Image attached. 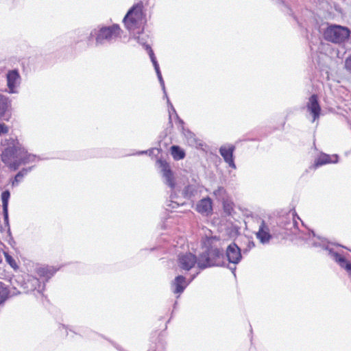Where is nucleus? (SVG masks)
Returning <instances> with one entry per match:
<instances>
[{
    "instance_id": "b1692460",
    "label": "nucleus",
    "mask_w": 351,
    "mask_h": 351,
    "mask_svg": "<svg viewBox=\"0 0 351 351\" xmlns=\"http://www.w3.org/2000/svg\"><path fill=\"white\" fill-rule=\"evenodd\" d=\"M166 97H167V103H168V104L169 106V108H170V109L169 110L170 122H171V112H173L175 114V115H176V118L178 119L179 122L180 123L183 124L184 123L183 121L179 118L178 114L176 113V111L174 107L173 106L172 104L170 102L168 97L167 96Z\"/></svg>"
},
{
    "instance_id": "39448f33",
    "label": "nucleus",
    "mask_w": 351,
    "mask_h": 351,
    "mask_svg": "<svg viewBox=\"0 0 351 351\" xmlns=\"http://www.w3.org/2000/svg\"><path fill=\"white\" fill-rule=\"evenodd\" d=\"M350 35V31L348 27L338 25H329L324 32L325 40L335 44L344 43Z\"/></svg>"
},
{
    "instance_id": "c85d7f7f",
    "label": "nucleus",
    "mask_w": 351,
    "mask_h": 351,
    "mask_svg": "<svg viewBox=\"0 0 351 351\" xmlns=\"http://www.w3.org/2000/svg\"><path fill=\"white\" fill-rule=\"evenodd\" d=\"M8 132V128L4 123H0V135Z\"/></svg>"
},
{
    "instance_id": "ddd939ff",
    "label": "nucleus",
    "mask_w": 351,
    "mask_h": 351,
    "mask_svg": "<svg viewBox=\"0 0 351 351\" xmlns=\"http://www.w3.org/2000/svg\"><path fill=\"white\" fill-rule=\"evenodd\" d=\"M196 210L198 213L206 215L211 213L213 208L210 198L206 197L201 199L196 206Z\"/></svg>"
},
{
    "instance_id": "393cba45",
    "label": "nucleus",
    "mask_w": 351,
    "mask_h": 351,
    "mask_svg": "<svg viewBox=\"0 0 351 351\" xmlns=\"http://www.w3.org/2000/svg\"><path fill=\"white\" fill-rule=\"evenodd\" d=\"M137 42L145 47L146 49V45H149L147 44V36L144 34L139 35L135 38Z\"/></svg>"
},
{
    "instance_id": "f3484780",
    "label": "nucleus",
    "mask_w": 351,
    "mask_h": 351,
    "mask_svg": "<svg viewBox=\"0 0 351 351\" xmlns=\"http://www.w3.org/2000/svg\"><path fill=\"white\" fill-rule=\"evenodd\" d=\"M10 291L8 287L0 282V305L3 304L9 298Z\"/></svg>"
},
{
    "instance_id": "4be33fe9",
    "label": "nucleus",
    "mask_w": 351,
    "mask_h": 351,
    "mask_svg": "<svg viewBox=\"0 0 351 351\" xmlns=\"http://www.w3.org/2000/svg\"><path fill=\"white\" fill-rule=\"evenodd\" d=\"M53 274V271L47 267H41L38 269V274L40 276L45 277L47 278H51Z\"/></svg>"
},
{
    "instance_id": "cd10ccee",
    "label": "nucleus",
    "mask_w": 351,
    "mask_h": 351,
    "mask_svg": "<svg viewBox=\"0 0 351 351\" xmlns=\"http://www.w3.org/2000/svg\"><path fill=\"white\" fill-rule=\"evenodd\" d=\"M3 217H4V222L8 226V208H3Z\"/></svg>"
},
{
    "instance_id": "9b49d317",
    "label": "nucleus",
    "mask_w": 351,
    "mask_h": 351,
    "mask_svg": "<svg viewBox=\"0 0 351 351\" xmlns=\"http://www.w3.org/2000/svg\"><path fill=\"white\" fill-rule=\"evenodd\" d=\"M329 251V254L333 258V259L340 265L341 267L345 269L347 272L351 275V263L348 261L343 256L340 254L334 252L332 249L326 248Z\"/></svg>"
},
{
    "instance_id": "6e6552de",
    "label": "nucleus",
    "mask_w": 351,
    "mask_h": 351,
    "mask_svg": "<svg viewBox=\"0 0 351 351\" xmlns=\"http://www.w3.org/2000/svg\"><path fill=\"white\" fill-rule=\"evenodd\" d=\"M21 76L17 70L10 71L7 74V84L10 93H16V87L20 84Z\"/></svg>"
},
{
    "instance_id": "bb28decb",
    "label": "nucleus",
    "mask_w": 351,
    "mask_h": 351,
    "mask_svg": "<svg viewBox=\"0 0 351 351\" xmlns=\"http://www.w3.org/2000/svg\"><path fill=\"white\" fill-rule=\"evenodd\" d=\"M146 50L147 51V52L149 53V56L150 57V59H151L152 63L154 62H156L157 60H156V58L154 53V51L149 45H146Z\"/></svg>"
},
{
    "instance_id": "4468645a",
    "label": "nucleus",
    "mask_w": 351,
    "mask_h": 351,
    "mask_svg": "<svg viewBox=\"0 0 351 351\" xmlns=\"http://www.w3.org/2000/svg\"><path fill=\"white\" fill-rule=\"evenodd\" d=\"M256 237L262 243H267L271 239V235L269 233V229L264 221L261 222L259 230L256 233Z\"/></svg>"
},
{
    "instance_id": "f03ea898",
    "label": "nucleus",
    "mask_w": 351,
    "mask_h": 351,
    "mask_svg": "<svg viewBox=\"0 0 351 351\" xmlns=\"http://www.w3.org/2000/svg\"><path fill=\"white\" fill-rule=\"evenodd\" d=\"M143 8V3L140 1L134 5L128 12L123 19V23L128 30L132 32L138 30V33L143 30V25L145 23Z\"/></svg>"
},
{
    "instance_id": "5701e85b",
    "label": "nucleus",
    "mask_w": 351,
    "mask_h": 351,
    "mask_svg": "<svg viewBox=\"0 0 351 351\" xmlns=\"http://www.w3.org/2000/svg\"><path fill=\"white\" fill-rule=\"evenodd\" d=\"M10 197V193L6 190L1 193V201L3 208H8V202Z\"/></svg>"
},
{
    "instance_id": "7ed1b4c3",
    "label": "nucleus",
    "mask_w": 351,
    "mask_h": 351,
    "mask_svg": "<svg viewBox=\"0 0 351 351\" xmlns=\"http://www.w3.org/2000/svg\"><path fill=\"white\" fill-rule=\"evenodd\" d=\"M226 265L222 250L215 247L209 252H204L198 256L197 267L204 269L210 267H222Z\"/></svg>"
},
{
    "instance_id": "f257e3e1",
    "label": "nucleus",
    "mask_w": 351,
    "mask_h": 351,
    "mask_svg": "<svg viewBox=\"0 0 351 351\" xmlns=\"http://www.w3.org/2000/svg\"><path fill=\"white\" fill-rule=\"evenodd\" d=\"M6 146L1 155L2 161L12 170L16 171L21 165H25L35 160L36 156L28 154L18 139H5Z\"/></svg>"
},
{
    "instance_id": "1a4fd4ad",
    "label": "nucleus",
    "mask_w": 351,
    "mask_h": 351,
    "mask_svg": "<svg viewBox=\"0 0 351 351\" xmlns=\"http://www.w3.org/2000/svg\"><path fill=\"white\" fill-rule=\"evenodd\" d=\"M235 149V147L232 145L226 146H221L219 148V153L223 157L224 161L229 165V166L233 169H236V165L234 162L233 153Z\"/></svg>"
},
{
    "instance_id": "dca6fc26",
    "label": "nucleus",
    "mask_w": 351,
    "mask_h": 351,
    "mask_svg": "<svg viewBox=\"0 0 351 351\" xmlns=\"http://www.w3.org/2000/svg\"><path fill=\"white\" fill-rule=\"evenodd\" d=\"M219 239L216 236H206L202 239V245L206 249L205 252L214 250L217 246Z\"/></svg>"
},
{
    "instance_id": "f704fd0d",
    "label": "nucleus",
    "mask_w": 351,
    "mask_h": 351,
    "mask_svg": "<svg viewBox=\"0 0 351 351\" xmlns=\"http://www.w3.org/2000/svg\"><path fill=\"white\" fill-rule=\"evenodd\" d=\"M156 73L157 74V77L162 75L160 70L156 71Z\"/></svg>"
},
{
    "instance_id": "72a5a7b5",
    "label": "nucleus",
    "mask_w": 351,
    "mask_h": 351,
    "mask_svg": "<svg viewBox=\"0 0 351 351\" xmlns=\"http://www.w3.org/2000/svg\"><path fill=\"white\" fill-rule=\"evenodd\" d=\"M230 269L232 270V271L234 274V275H235L236 267L234 266V267H230Z\"/></svg>"
},
{
    "instance_id": "c756f323",
    "label": "nucleus",
    "mask_w": 351,
    "mask_h": 351,
    "mask_svg": "<svg viewBox=\"0 0 351 351\" xmlns=\"http://www.w3.org/2000/svg\"><path fill=\"white\" fill-rule=\"evenodd\" d=\"M158 80L160 82V86H162V88L163 93L165 94V96L167 97V92H166V90H165V82H164V80H163V78H162V75L158 77Z\"/></svg>"
},
{
    "instance_id": "412c9836",
    "label": "nucleus",
    "mask_w": 351,
    "mask_h": 351,
    "mask_svg": "<svg viewBox=\"0 0 351 351\" xmlns=\"http://www.w3.org/2000/svg\"><path fill=\"white\" fill-rule=\"evenodd\" d=\"M31 170V168L29 169H23L20 171L14 177V180L12 182V185L13 186H16L21 179L27 173L28 171Z\"/></svg>"
},
{
    "instance_id": "aec40b11",
    "label": "nucleus",
    "mask_w": 351,
    "mask_h": 351,
    "mask_svg": "<svg viewBox=\"0 0 351 351\" xmlns=\"http://www.w3.org/2000/svg\"><path fill=\"white\" fill-rule=\"evenodd\" d=\"M171 154L175 160L183 159L185 154L178 146L173 145L171 147Z\"/></svg>"
},
{
    "instance_id": "a211bd4d",
    "label": "nucleus",
    "mask_w": 351,
    "mask_h": 351,
    "mask_svg": "<svg viewBox=\"0 0 351 351\" xmlns=\"http://www.w3.org/2000/svg\"><path fill=\"white\" fill-rule=\"evenodd\" d=\"M337 160H332L330 156L325 154H321L315 161L317 167L322 166L330 162H336Z\"/></svg>"
},
{
    "instance_id": "2f4dec72",
    "label": "nucleus",
    "mask_w": 351,
    "mask_h": 351,
    "mask_svg": "<svg viewBox=\"0 0 351 351\" xmlns=\"http://www.w3.org/2000/svg\"><path fill=\"white\" fill-rule=\"evenodd\" d=\"M153 65H154V69H155V71H156L160 70L159 65H158V62H157V61H156V62H153Z\"/></svg>"
},
{
    "instance_id": "c9c22d12",
    "label": "nucleus",
    "mask_w": 351,
    "mask_h": 351,
    "mask_svg": "<svg viewBox=\"0 0 351 351\" xmlns=\"http://www.w3.org/2000/svg\"><path fill=\"white\" fill-rule=\"evenodd\" d=\"M254 244L253 242H249V247H254Z\"/></svg>"
},
{
    "instance_id": "2eb2a0df",
    "label": "nucleus",
    "mask_w": 351,
    "mask_h": 351,
    "mask_svg": "<svg viewBox=\"0 0 351 351\" xmlns=\"http://www.w3.org/2000/svg\"><path fill=\"white\" fill-rule=\"evenodd\" d=\"M188 283L183 276H177L172 283L173 291L174 293H181L187 287Z\"/></svg>"
},
{
    "instance_id": "6ab92c4d",
    "label": "nucleus",
    "mask_w": 351,
    "mask_h": 351,
    "mask_svg": "<svg viewBox=\"0 0 351 351\" xmlns=\"http://www.w3.org/2000/svg\"><path fill=\"white\" fill-rule=\"evenodd\" d=\"M8 98L0 95V117H2L10 106Z\"/></svg>"
},
{
    "instance_id": "20e7f679",
    "label": "nucleus",
    "mask_w": 351,
    "mask_h": 351,
    "mask_svg": "<svg viewBox=\"0 0 351 351\" xmlns=\"http://www.w3.org/2000/svg\"><path fill=\"white\" fill-rule=\"evenodd\" d=\"M121 29L118 25L109 27H103L99 29H94L91 31L88 40L95 37L96 44L103 45L106 43H112L121 37Z\"/></svg>"
},
{
    "instance_id": "7c9ffc66",
    "label": "nucleus",
    "mask_w": 351,
    "mask_h": 351,
    "mask_svg": "<svg viewBox=\"0 0 351 351\" xmlns=\"http://www.w3.org/2000/svg\"><path fill=\"white\" fill-rule=\"evenodd\" d=\"M32 284H33V285L35 286L34 289H37L36 285H38V290L39 292H40L43 289H40V286L39 285V280H38V278H33L32 279Z\"/></svg>"
},
{
    "instance_id": "4c0bfd02",
    "label": "nucleus",
    "mask_w": 351,
    "mask_h": 351,
    "mask_svg": "<svg viewBox=\"0 0 351 351\" xmlns=\"http://www.w3.org/2000/svg\"><path fill=\"white\" fill-rule=\"evenodd\" d=\"M223 188H220V189H219V191H223Z\"/></svg>"
},
{
    "instance_id": "a878e982",
    "label": "nucleus",
    "mask_w": 351,
    "mask_h": 351,
    "mask_svg": "<svg viewBox=\"0 0 351 351\" xmlns=\"http://www.w3.org/2000/svg\"><path fill=\"white\" fill-rule=\"evenodd\" d=\"M344 67L351 74V54L346 58Z\"/></svg>"
},
{
    "instance_id": "9d476101",
    "label": "nucleus",
    "mask_w": 351,
    "mask_h": 351,
    "mask_svg": "<svg viewBox=\"0 0 351 351\" xmlns=\"http://www.w3.org/2000/svg\"><path fill=\"white\" fill-rule=\"evenodd\" d=\"M306 108L308 112L313 115V120L315 121L319 117L321 108L318 102L317 96L313 95L308 99L306 104Z\"/></svg>"
},
{
    "instance_id": "473e14b6",
    "label": "nucleus",
    "mask_w": 351,
    "mask_h": 351,
    "mask_svg": "<svg viewBox=\"0 0 351 351\" xmlns=\"http://www.w3.org/2000/svg\"><path fill=\"white\" fill-rule=\"evenodd\" d=\"M6 259L10 263V265H12V262H11L12 258L10 256H6Z\"/></svg>"
},
{
    "instance_id": "f8f14e48",
    "label": "nucleus",
    "mask_w": 351,
    "mask_h": 351,
    "mask_svg": "<svg viewBox=\"0 0 351 351\" xmlns=\"http://www.w3.org/2000/svg\"><path fill=\"white\" fill-rule=\"evenodd\" d=\"M158 162L160 163L162 168L163 177L165 178V183L171 189H173L175 186V183L173 181V173L169 168V164L161 160H158Z\"/></svg>"
},
{
    "instance_id": "e433bc0d",
    "label": "nucleus",
    "mask_w": 351,
    "mask_h": 351,
    "mask_svg": "<svg viewBox=\"0 0 351 351\" xmlns=\"http://www.w3.org/2000/svg\"><path fill=\"white\" fill-rule=\"evenodd\" d=\"M292 225H293V226H295L296 225V222H293V223H292Z\"/></svg>"
},
{
    "instance_id": "423d86ee",
    "label": "nucleus",
    "mask_w": 351,
    "mask_h": 351,
    "mask_svg": "<svg viewBox=\"0 0 351 351\" xmlns=\"http://www.w3.org/2000/svg\"><path fill=\"white\" fill-rule=\"evenodd\" d=\"M197 262L198 258L192 253H186L178 256V266L185 271L191 269Z\"/></svg>"
},
{
    "instance_id": "0eeeda50",
    "label": "nucleus",
    "mask_w": 351,
    "mask_h": 351,
    "mask_svg": "<svg viewBox=\"0 0 351 351\" xmlns=\"http://www.w3.org/2000/svg\"><path fill=\"white\" fill-rule=\"evenodd\" d=\"M226 256L229 263L238 264L242 258L241 248L235 243H231L227 247Z\"/></svg>"
}]
</instances>
